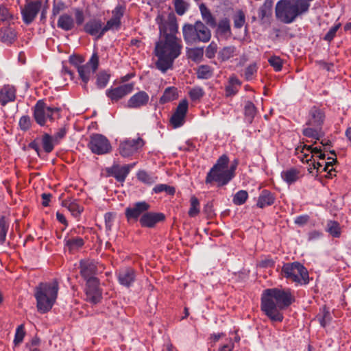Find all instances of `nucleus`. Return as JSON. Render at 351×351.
<instances>
[{
	"instance_id": "nucleus-4",
	"label": "nucleus",
	"mask_w": 351,
	"mask_h": 351,
	"mask_svg": "<svg viewBox=\"0 0 351 351\" xmlns=\"http://www.w3.org/2000/svg\"><path fill=\"white\" fill-rule=\"evenodd\" d=\"M309 2L306 0H296L291 3L290 1L280 0L276 5V17L286 24L293 23L298 16L308 11Z\"/></svg>"
},
{
	"instance_id": "nucleus-24",
	"label": "nucleus",
	"mask_w": 351,
	"mask_h": 351,
	"mask_svg": "<svg viewBox=\"0 0 351 351\" xmlns=\"http://www.w3.org/2000/svg\"><path fill=\"white\" fill-rule=\"evenodd\" d=\"M16 38L15 29L10 25L0 26V40L7 45L12 44Z\"/></svg>"
},
{
	"instance_id": "nucleus-49",
	"label": "nucleus",
	"mask_w": 351,
	"mask_h": 351,
	"mask_svg": "<svg viewBox=\"0 0 351 351\" xmlns=\"http://www.w3.org/2000/svg\"><path fill=\"white\" fill-rule=\"evenodd\" d=\"M229 163V158L227 155L223 154L217 160L216 163L210 169L211 170H226Z\"/></svg>"
},
{
	"instance_id": "nucleus-21",
	"label": "nucleus",
	"mask_w": 351,
	"mask_h": 351,
	"mask_svg": "<svg viewBox=\"0 0 351 351\" xmlns=\"http://www.w3.org/2000/svg\"><path fill=\"white\" fill-rule=\"evenodd\" d=\"M123 12L121 8L117 7L112 12V16L104 24L105 33L110 30H117L121 25V18Z\"/></svg>"
},
{
	"instance_id": "nucleus-54",
	"label": "nucleus",
	"mask_w": 351,
	"mask_h": 351,
	"mask_svg": "<svg viewBox=\"0 0 351 351\" xmlns=\"http://www.w3.org/2000/svg\"><path fill=\"white\" fill-rule=\"evenodd\" d=\"M205 93L204 89L199 86H195L191 89L189 93V97L192 101H197L202 98Z\"/></svg>"
},
{
	"instance_id": "nucleus-30",
	"label": "nucleus",
	"mask_w": 351,
	"mask_h": 351,
	"mask_svg": "<svg viewBox=\"0 0 351 351\" xmlns=\"http://www.w3.org/2000/svg\"><path fill=\"white\" fill-rule=\"evenodd\" d=\"M63 206L66 207L75 217H79L84 210L83 207L79 204L76 199L66 200L63 202Z\"/></svg>"
},
{
	"instance_id": "nucleus-58",
	"label": "nucleus",
	"mask_w": 351,
	"mask_h": 351,
	"mask_svg": "<svg viewBox=\"0 0 351 351\" xmlns=\"http://www.w3.org/2000/svg\"><path fill=\"white\" fill-rule=\"evenodd\" d=\"M116 219V214L114 213H107L104 215L105 226L106 231H110L114 225Z\"/></svg>"
},
{
	"instance_id": "nucleus-5",
	"label": "nucleus",
	"mask_w": 351,
	"mask_h": 351,
	"mask_svg": "<svg viewBox=\"0 0 351 351\" xmlns=\"http://www.w3.org/2000/svg\"><path fill=\"white\" fill-rule=\"evenodd\" d=\"M182 30L184 42L189 45L206 43L211 38V31L201 21H197L194 24L185 23Z\"/></svg>"
},
{
	"instance_id": "nucleus-17",
	"label": "nucleus",
	"mask_w": 351,
	"mask_h": 351,
	"mask_svg": "<svg viewBox=\"0 0 351 351\" xmlns=\"http://www.w3.org/2000/svg\"><path fill=\"white\" fill-rule=\"evenodd\" d=\"M132 92V84H123L115 88H110L106 91V96L112 102L117 101Z\"/></svg>"
},
{
	"instance_id": "nucleus-1",
	"label": "nucleus",
	"mask_w": 351,
	"mask_h": 351,
	"mask_svg": "<svg viewBox=\"0 0 351 351\" xmlns=\"http://www.w3.org/2000/svg\"><path fill=\"white\" fill-rule=\"evenodd\" d=\"M295 300L290 289H267L261 295V308L272 322H281L284 318L281 311L288 308Z\"/></svg>"
},
{
	"instance_id": "nucleus-7",
	"label": "nucleus",
	"mask_w": 351,
	"mask_h": 351,
	"mask_svg": "<svg viewBox=\"0 0 351 351\" xmlns=\"http://www.w3.org/2000/svg\"><path fill=\"white\" fill-rule=\"evenodd\" d=\"M61 109L47 106L43 100H38L33 108L35 121L40 126H45L48 121L53 122L60 116Z\"/></svg>"
},
{
	"instance_id": "nucleus-11",
	"label": "nucleus",
	"mask_w": 351,
	"mask_h": 351,
	"mask_svg": "<svg viewBox=\"0 0 351 351\" xmlns=\"http://www.w3.org/2000/svg\"><path fill=\"white\" fill-rule=\"evenodd\" d=\"M86 300L92 304L100 302L102 298V292L99 288L98 278H92L86 283L85 288Z\"/></svg>"
},
{
	"instance_id": "nucleus-46",
	"label": "nucleus",
	"mask_w": 351,
	"mask_h": 351,
	"mask_svg": "<svg viewBox=\"0 0 351 351\" xmlns=\"http://www.w3.org/2000/svg\"><path fill=\"white\" fill-rule=\"evenodd\" d=\"M110 75L106 71H100L97 75L96 85L99 88H104L106 87L110 80Z\"/></svg>"
},
{
	"instance_id": "nucleus-45",
	"label": "nucleus",
	"mask_w": 351,
	"mask_h": 351,
	"mask_svg": "<svg viewBox=\"0 0 351 351\" xmlns=\"http://www.w3.org/2000/svg\"><path fill=\"white\" fill-rule=\"evenodd\" d=\"M248 197V193L246 191L239 190L233 196L232 202L237 206L243 205L246 202Z\"/></svg>"
},
{
	"instance_id": "nucleus-32",
	"label": "nucleus",
	"mask_w": 351,
	"mask_h": 351,
	"mask_svg": "<svg viewBox=\"0 0 351 351\" xmlns=\"http://www.w3.org/2000/svg\"><path fill=\"white\" fill-rule=\"evenodd\" d=\"M136 176L140 182L147 185H152L158 180L157 176L152 173H149L145 170L138 171Z\"/></svg>"
},
{
	"instance_id": "nucleus-38",
	"label": "nucleus",
	"mask_w": 351,
	"mask_h": 351,
	"mask_svg": "<svg viewBox=\"0 0 351 351\" xmlns=\"http://www.w3.org/2000/svg\"><path fill=\"white\" fill-rule=\"evenodd\" d=\"M273 4V0L265 1L263 5L259 8L258 12V16L261 19L263 20L265 17H268L271 15Z\"/></svg>"
},
{
	"instance_id": "nucleus-64",
	"label": "nucleus",
	"mask_w": 351,
	"mask_h": 351,
	"mask_svg": "<svg viewBox=\"0 0 351 351\" xmlns=\"http://www.w3.org/2000/svg\"><path fill=\"white\" fill-rule=\"evenodd\" d=\"M84 62V59L82 56L79 55H71L69 57V62L75 66L78 70L79 67L82 66V64Z\"/></svg>"
},
{
	"instance_id": "nucleus-10",
	"label": "nucleus",
	"mask_w": 351,
	"mask_h": 351,
	"mask_svg": "<svg viewBox=\"0 0 351 351\" xmlns=\"http://www.w3.org/2000/svg\"><path fill=\"white\" fill-rule=\"evenodd\" d=\"M80 274L88 282L90 279L97 278L95 276L104 269L102 264L93 260H82L80 263Z\"/></svg>"
},
{
	"instance_id": "nucleus-62",
	"label": "nucleus",
	"mask_w": 351,
	"mask_h": 351,
	"mask_svg": "<svg viewBox=\"0 0 351 351\" xmlns=\"http://www.w3.org/2000/svg\"><path fill=\"white\" fill-rule=\"evenodd\" d=\"M341 27V23H337L330 28L328 32L326 34L324 37V40L328 42H330L335 38L337 32Z\"/></svg>"
},
{
	"instance_id": "nucleus-50",
	"label": "nucleus",
	"mask_w": 351,
	"mask_h": 351,
	"mask_svg": "<svg viewBox=\"0 0 351 351\" xmlns=\"http://www.w3.org/2000/svg\"><path fill=\"white\" fill-rule=\"evenodd\" d=\"M9 223L4 216L0 217V243L3 244L6 238Z\"/></svg>"
},
{
	"instance_id": "nucleus-31",
	"label": "nucleus",
	"mask_w": 351,
	"mask_h": 351,
	"mask_svg": "<svg viewBox=\"0 0 351 351\" xmlns=\"http://www.w3.org/2000/svg\"><path fill=\"white\" fill-rule=\"evenodd\" d=\"M178 97V90L174 86H170L165 88L162 95L160 98V103L165 104L175 100Z\"/></svg>"
},
{
	"instance_id": "nucleus-28",
	"label": "nucleus",
	"mask_w": 351,
	"mask_h": 351,
	"mask_svg": "<svg viewBox=\"0 0 351 351\" xmlns=\"http://www.w3.org/2000/svg\"><path fill=\"white\" fill-rule=\"evenodd\" d=\"M40 141L43 151L47 154L51 153L53 150L55 145H57L54 138L48 133L43 134Z\"/></svg>"
},
{
	"instance_id": "nucleus-36",
	"label": "nucleus",
	"mask_w": 351,
	"mask_h": 351,
	"mask_svg": "<svg viewBox=\"0 0 351 351\" xmlns=\"http://www.w3.org/2000/svg\"><path fill=\"white\" fill-rule=\"evenodd\" d=\"M236 47L234 46H226L223 47L218 52L217 58L221 62H225L232 58L234 55Z\"/></svg>"
},
{
	"instance_id": "nucleus-16",
	"label": "nucleus",
	"mask_w": 351,
	"mask_h": 351,
	"mask_svg": "<svg viewBox=\"0 0 351 351\" xmlns=\"http://www.w3.org/2000/svg\"><path fill=\"white\" fill-rule=\"evenodd\" d=\"M165 215L162 213L147 212L139 218L142 227L154 228L158 223L165 221Z\"/></svg>"
},
{
	"instance_id": "nucleus-57",
	"label": "nucleus",
	"mask_w": 351,
	"mask_h": 351,
	"mask_svg": "<svg viewBox=\"0 0 351 351\" xmlns=\"http://www.w3.org/2000/svg\"><path fill=\"white\" fill-rule=\"evenodd\" d=\"M204 55L203 47H196L191 49L189 51V58L193 61H197L200 60Z\"/></svg>"
},
{
	"instance_id": "nucleus-44",
	"label": "nucleus",
	"mask_w": 351,
	"mask_h": 351,
	"mask_svg": "<svg viewBox=\"0 0 351 351\" xmlns=\"http://www.w3.org/2000/svg\"><path fill=\"white\" fill-rule=\"evenodd\" d=\"M200 212V203L199 199L193 195L190 199V208L188 215L191 217H195L199 215Z\"/></svg>"
},
{
	"instance_id": "nucleus-29",
	"label": "nucleus",
	"mask_w": 351,
	"mask_h": 351,
	"mask_svg": "<svg viewBox=\"0 0 351 351\" xmlns=\"http://www.w3.org/2000/svg\"><path fill=\"white\" fill-rule=\"evenodd\" d=\"M281 176L284 181L291 184L295 182L299 179L300 171L295 168H291L283 171L281 173Z\"/></svg>"
},
{
	"instance_id": "nucleus-2",
	"label": "nucleus",
	"mask_w": 351,
	"mask_h": 351,
	"mask_svg": "<svg viewBox=\"0 0 351 351\" xmlns=\"http://www.w3.org/2000/svg\"><path fill=\"white\" fill-rule=\"evenodd\" d=\"M182 45L180 39L169 36L167 39L156 43V56L158 60L156 68L162 73L173 67L174 60L180 55Z\"/></svg>"
},
{
	"instance_id": "nucleus-37",
	"label": "nucleus",
	"mask_w": 351,
	"mask_h": 351,
	"mask_svg": "<svg viewBox=\"0 0 351 351\" xmlns=\"http://www.w3.org/2000/svg\"><path fill=\"white\" fill-rule=\"evenodd\" d=\"M317 319L322 327H326L331 321L332 317L328 308L324 306L320 309Z\"/></svg>"
},
{
	"instance_id": "nucleus-40",
	"label": "nucleus",
	"mask_w": 351,
	"mask_h": 351,
	"mask_svg": "<svg viewBox=\"0 0 351 351\" xmlns=\"http://www.w3.org/2000/svg\"><path fill=\"white\" fill-rule=\"evenodd\" d=\"M14 16L8 9L3 5H0V26L11 25Z\"/></svg>"
},
{
	"instance_id": "nucleus-20",
	"label": "nucleus",
	"mask_w": 351,
	"mask_h": 351,
	"mask_svg": "<svg viewBox=\"0 0 351 351\" xmlns=\"http://www.w3.org/2000/svg\"><path fill=\"white\" fill-rule=\"evenodd\" d=\"M41 7V2L39 1L28 3L22 12L23 19L26 24L32 23L38 14Z\"/></svg>"
},
{
	"instance_id": "nucleus-63",
	"label": "nucleus",
	"mask_w": 351,
	"mask_h": 351,
	"mask_svg": "<svg viewBox=\"0 0 351 351\" xmlns=\"http://www.w3.org/2000/svg\"><path fill=\"white\" fill-rule=\"evenodd\" d=\"M19 124L22 130L26 131L30 128L32 120L28 115H24L20 118Z\"/></svg>"
},
{
	"instance_id": "nucleus-55",
	"label": "nucleus",
	"mask_w": 351,
	"mask_h": 351,
	"mask_svg": "<svg viewBox=\"0 0 351 351\" xmlns=\"http://www.w3.org/2000/svg\"><path fill=\"white\" fill-rule=\"evenodd\" d=\"M234 27L237 29L241 28L245 22V16L243 11L239 10L233 17Z\"/></svg>"
},
{
	"instance_id": "nucleus-12",
	"label": "nucleus",
	"mask_w": 351,
	"mask_h": 351,
	"mask_svg": "<svg viewBox=\"0 0 351 351\" xmlns=\"http://www.w3.org/2000/svg\"><path fill=\"white\" fill-rule=\"evenodd\" d=\"M232 178L230 176L229 173L226 170H211L207 173L205 183L206 184H211L213 182H216L217 186L221 187L228 184Z\"/></svg>"
},
{
	"instance_id": "nucleus-9",
	"label": "nucleus",
	"mask_w": 351,
	"mask_h": 351,
	"mask_svg": "<svg viewBox=\"0 0 351 351\" xmlns=\"http://www.w3.org/2000/svg\"><path fill=\"white\" fill-rule=\"evenodd\" d=\"M99 58L97 52H93L89 60L78 68L77 72L82 80L84 88H86L87 83L98 69Z\"/></svg>"
},
{
	"instance_id": "nucleus-56",
	"label": "nucleus",
	"mask_w": 351,
	"mask_h": 351,
	"mask_svg": "<svg viewBox=\"0 0 351 351\" xmlns=\"http://www.w3.org/2000/svg\"><path fill=\"white\" fill-rule=\"evenodd\" d=\"M305 149L307 150L310 154H313V156L315 154H319L322 151V149L320 147H313L312 145H303L298 146L295 148V152L298 154H300L299 151L300 152H304V151H302V150H305Z\"/></svg>"
},
{
	"instance_id": "nucleus-8",
	"label": "nucleus",
	"mask_w": 351,
	"mask_h": 351,
	"mask_svg": "<svg viewBox=\"0 0 351 351\" xmlns=\"http://www.w3.org/2000/svg\"><path fill=\"white\" fill-rule=\"evenodd\" d=\"M88 147L95 154L104 155L112 150L109 140L103 134H93L90 136Z\"/></svg>"
},
{
	"instance_id": "nucleus-51",
	"label": "nucleus",
	"mask_w": 351,
	"mask_h": 351,
	"mask_svg": "<svg viewBox=\"0 0 351 351\" xmlns=\"http://www.w3.org/2000/svg\"><path fill=\"white\" fill-rule=\"evenodd\" d=\"M25 335V327L23 324L19 325L15 332L14 339V344L15 346H19L23 341V339Z\"/></svg>"
},
{
	"instance_id": "nucleus-52",
	"label": "nucleus",
	"mask_w": 351,
	"mask_h": 351,
	"mask_svg": "<svg viewBox=\"0 0 351 351\" xmlns=\"http://www.w3.org/2000/svg\"><path fill=\"white\" fill-rule=\"evenodd\" d=\"M258 66L256 63L254 62L248 65L244 71V77L247 81H250L253 79L255 74H256Z\"/></svg>"
},
{
	"instance_id": "nucleus-42",
	"label": "nucleus",
	"mask_w": 351,
	"mask_h": 351,
	"mask_svg": "<svg viewBox=\"0 0 351 351\" xmlns=\"http://www.w3.org/2000/svg\"><path fill=\"white\" fill-rule=\"evenodd\" d=\"M326 232L332 237L339 238L341 236V227L339 223L336 221L330 220L327 222Z\"/></svg>"
},
{
	"instance_id": "nucleus-25",
	"label": "nucleus",
	"mask_w": 351,
	"mask_h": 351,
	"mask_svg": "<svg viewBox=\"0 0 351 351\" xmlns=\"http://www.w3.org/2000/svg\"><path fill=\"white\" fill-rule=\"evenodd\" d=\"M275 195L268 190H263L260 193L256 203L257 207L263 208L274 204L275 202Z\"/></svg>"
},
{
	"instance_id": "nucleus-39",
	"label": "nucleus",
	"mask_w": 351,
	"mask_h": 351,
	"mask_svg": "<svg viewBox=\"0 0 351 351\" xmlns=\"http://www.w3.org/2000/svg\"><path fill=\"white\" fill-rule=\"evenodd\" d=\"M119 152L124 158L130 157L132 154V141L130 138H125L120 142L119 146Z\"/></svg>"
},
{
	"instance_id": "nucleus-34",
	"label": "nucleus",
	"mask_w": 351,
	"mask_h": 351,
	"mask_svg": "<svg viewBox=\"0 0 351 351\" xmlns=\"http://www.w3.org/2000/svg\"><path fill=\"white\" fill-rule=\"evenodd\" d=\"M256 113L257 108L254 104L250 101H247L244 106V115L246 121L251 123L256 115Z\"/></svg>"
},
{
	"instance_id": "nucleus-33",
	"label": "nucleus",
	"mask_w": 351,
	"mask_h": 351,
	"mask_svg": "<svg viewBox=\"0 0 351 351\" xmlns=\"http://www.w3.org/2000/svg\"><path fill=\"white\" fill-rule=\"evenodd\" d=\"M118 279L121 285L129 287L132 282V269L122 268L118 272Z\"/></svg>"
},
{
	"instance_id": "nucleus-60",
	"label": "nucleus",
	"mask_w": 351,
	"mask_h": 351,
	"mask_svg": "<svg viewBox=\"0 0 351 351\" xmlns=\"http://www.w3.org/2000/svg\"><path fill=\"white\" fill-rule=\"evenodd\" d=\"M218 49V45L215 41H212L206 47L205 56L208 59H212L215 56Z\"/></svg>"
},
{
	"instance_id": "nucleus-18",
	"label": "nucleus",
	"mask_w": 351,
	"mask_h": 351,
	"mask_svg": "<svg viewBox=\"0 0 351 351\" xmlns=\"http://www.w3.org/2000/svg\"><path fill=\"white\" fill-rule=\"evenodd\" d=\"M325 120V112L324 110L316 106L312 107L308 113V119L306 121L308 126H315L322 129Z\"/></svg>"
},
{
	"instance_id": "nucleus-59",
	"label": "nucleus",
	"mask_w": 351,
	"mask_h": 351,
	"mask_svg": "<svg viewBox=\"0 0 351 351\" xmlns=\"http://www.w3.org/2000/svg\"><path fill=\"white\" fill-rule=\"evenodd\" d=\"M174 7L176 12L180 15H183L188 9V5L183 0H175Z\"/></svg>"
},
{
	"instance_id": "nucleus-48",
	"label": "nucleus",
	"mask_w": 351,
	"mask_h": 351,
	"mask_svg": "<svg viewBox=\"0 0 351 351\" xmlns=\"http://www.w3.org/2000/svg\"><path fill=\"white\" fill-rule=\"evenodd\" d=\"M217 32L221 34V35H227L231 34V29H230V21L225 18L222 20H221L218 24H217Z\"/></svg>"
},
{
	"instance_id": "nucleus-53",
	"label": "nucleus",
	"mask_w": 351,
	"mask_h": 351,
	"mask_svg": "<svg viewBox=\"0 0 351 351\" xmlns=\"http://www.w3.org/2000/svg\"><path fill=\"white\" fill-rule=\"evenodd\" d=\"M163 191H165L169 195H173L176 192V190L173 187L168 186L165 184H159L153 188V192L155 193H160Z\"/></svg>"
},
{
	"instance_id": "nucleus-15",
	"label": "nucleus",
	"mask_w": 351,
	"mask_h": 351,
	"mask_svg": "<svg viewBox=\"0 0 351 351\" xmlns=\"http://www.w3.org/2000/svg\"><path fill=\"white\" fill-rule=\"evenodd\" d=\"M84 31L97 39L101 38L104 34V23L98 18L88 20L84 26Z\"/></svg>"
},
{
	"instance_id": "nucleus-23",
	"label": "nucleus",
	"mask_w": 351,
	"mask_h": 351,
	"mask_svg": "<svg viewBox=\"0 0 351 351\" xmlns=\"http://www.w3.org/2000/svg\"><path fill=\"white\" fill-rule=\"evenodd\" d=\"M109 176L116 178L119 182H123L130 172L129 167L126 165L121 166L119 165H114L107 169Z\"/></svg>"
},
{
	"instance_id": "nucleus-6",
	"label": "nucleus",
	"mask_w": 351,
	"mask_h": 351,
	"mask_svg": "<svg viewBox=\"0 0 351 351\" xmlns=\"http://www.w3.org/2000/svg\"><path fill=\"white\" fill-rule=\"evenodd\" d=\"M281 273L289 280L297 285H307L309 282V275L307 269L299 262L284 264Z\"/></svg>"
},
{
	"instance_id": "nucleus-47",
	"label": "nucleus",
	"mask_w": 351,
	"mask_h": 351,
	"mask_svg": "<svg viewBox=\"0 0 351 351\" xmlns=\"http://www.w3.org/2000/svg\"><path fill=\"white\" fill-rule=\"evenodd\" d=\"M197 75L199 79H209L213 75V70L208 65H200L197 69Z\"/></svg>"
},
{
	"instance_id": "nucleus-19",
	"label": "nucleus",
	"mask_w": 351,
	"mask_h": 351,
	"mask_svg": "<svg viewBox=\"0 0 351 351\" xmlns=\"http://www.w3.org/2000/svg\"><path fill=\"white\" fill-rule=\"evenodd\" d=\"M16 88L11 84H5L0 88V104L5 106L8 104L15 101Z\"/></svg>"
},
{
	"instance_id": "nucleus-3",
	"label": "nucleus",
	"mask_w": 351,
	"mask_h": 351,
	"mask_svg": "<svg viewBox=\"0 0 351 351\" xmlns=\"http://www.w3.org/2000/svg\"><path fill=\"white\" fill-rule=\"evenodd\" d=\"M59 285L57 280L40 282L34 290L36 308L44 314L51 311L58 298Z\"/></svg>"
},
{
	"instance_id": "nucleus-22",
	"label": "nucleus",
	"mask_w": 351,
	"mask_h": 351,
	"mask_svg": "<svg viewBox=\"0 0 351 351\" xmlns=\"http://www.w3.org/2000/svg\"><path fill=\"white\" fill-rule=\"evenodd\" d=\"M64 242L65 243V247L71 252L77 251L84 245L83 238L73 236L72 234H66L64 237Z\"/></svg>"
},
{
	"instance_id": "nucleus-41",
	"label": "nucleus",
	"mask_w": 351,
	"mask_h": 351,
	"mask_svg": "<svg viewBox=\"0 0 351 351\" xmlns=\"http://www.w3.org/2000/svg\"><path fill=\"white\" fill-rule=\"evenodd\" d=\"M150 208V205L145 201L136 202L133 207V220Z\"/></svg>"
},
{
	"instance_id": "nucleus-35",
	"label": "nucleus",
	"mask_w": 351,
	"mask_h": 351,
	"mask_svg": "<svg viewBox=\"0 0 351 351\" xmlns=\"http://www.w3.org/2000/svg\"><path fill=\"white\" fill-rule=\"evenodd\" d=\"M149 101V95L145 91H139L133 95V108L145 106Z\"/></svg>"
},
{
	"instance_id": "nucleus-43",
	"label": "nucleus",
	"mask_w": 351,
	"mask_h": 351,
	"mask_svg": "<svg viewBox=\"0 0 351 351\" xmlns=\"http://www.w3.org/2000/svg\"><path fill=\"white\" fill-rule=\"evenodd\" d=\"M322 129L315 126H308L302 130V134L308 138H313L319 140L322 137Z\"/></svg>"
},
{
	"instance_id": "nucleus-26",
	"label": "nucleus",
	"mask_w": 351,
	"mask_h": 351,
	"mask_svg": "<svg viewBox=\"0 0 351 351\" xmlns=\"http://www.w3.org/2000/svg\"><path fill=\"white\" fill-rule=\"evenodd\" d=\"M199 11L202 20L206 25L211 28L217 27L216 19L212 14L210 10L204 3L199 5Z\"/></svg>"
},
{
	"instance_id": "nucleus-14",
	"label": "nucleus",
	"mask_w": 351,
	"mask_h": 351,
	"mask_svg": "<svg viewBox=\"0 0 351 351\" xmlns=\"http://www.w3.org/2000/svg\"><path fill=\"white\" fill-rule=\"evenodd\" d=\"M188 106L189 103L186 99H182L180 101L170 119V123L174 128H180L184 125Z\"/></svg>"
},
{
	"instance_id": "nucleus-13",
	"label": "nucleus",
	"mask_w": 351,
	"mask_h": 351,
	"mask_svg": "<svg viewBox=\"0 0 351 351\" xmlns=\"http://www.w3.org/2000/svg\"><path fill=\"white\" fill-rule=\"evenodd\" d=\"M156 21L159 25L160 35L163 36L164 39H167L169 36H176V34L178 32V25L174 17L169 18V19L166 21L158 16Z\"/></svg>"
},
{
	"instance_id": "nucleus-61",
	"label": "nucleus",
	"mask_w": 351,
	"mask_h": 351,
	"mask_svg": "<svg viewBox=\"0 0 351 351\" xmlns=\"http://www.w3.org/2000/svg\"><path fill=\"white\" fill-rule=\"evenodd\" d=\"M268 62L276 71L278 72L282 70V61L280 57L276 56H271L269 58Z\"/></svg>"
},
{
	"instance_id": "nucleus-27",
	"label": "nucleus",
	"mask_w": 351,
	"mask_h": 351,
	"mask_svg": "<svg viewBox=\"0 0 351 351\" xmlns=\"http://www.w3.org/2000/svg\"><path fill=\"white\" fill-rule=\"evenodd\" d=\"M57 25L62 30L70 31L75 27V21L71 15L64 14L58 18Z\"/></svg>"
}]
</instances>
